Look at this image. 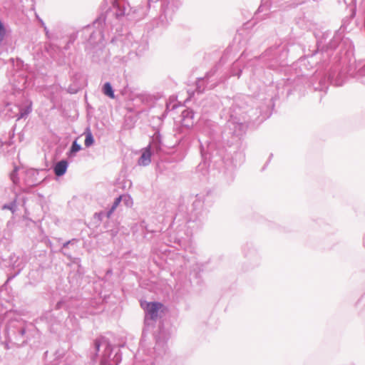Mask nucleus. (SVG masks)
I'll return each mask as SVG.
<instances>
[{"label": "nucleus", "mask_w": 365, "mask_h": 365, "mask_svg": "<svg viewBox=\"0 0 365 365\" xmlns=\"http://www.w3.org/2000/svg\"><path fill=\"white\" fill-rule=\"evenodd\" d=\"M164 344V341H162L160 337H158L156 336V344L157 345H160V344Z\"/></svg>", "instance_id": "26"}, {"label": "nucleus", "mask_w": 365, "mask_h": 365, "mask_svg": "<svg viewBox=\"0 0 365 365\" xmlns=\"http://www.w3.org/2000/svg\"><path fill=\"white\" fill-rule=\"evenodd\" d=\"M17 170H18V168L16 167L14 169V170L12 171V173L10 174V178L14 185H17L19 182V179L17 176Z\"/></svg>", "instance_id": "23"}, {"label": "nucleus", "mask_w": 365, "mask_h": 365, "mask_svg": "<svg viewBox=\"0 0 365 365\" xmlns=\"http://www.w3.org/2000/svg\"><path fill=\"white\" fill-rule=\"evenodd\" d=\"M209 77V74H207V76H205V78H202V79H200L197 81V90L198 91V92H202L204 88H201V86L200 84H203L205 83V79H207Z\"/></svg>", "instance_id": "25"}, {"label": "nucleus", "mask_w": 365, "mask_h": 365, "mask_svg": "<svg viewBox=\"0 0 365 365\" xmlns=\"http://www.w3.org/2000/svg\"><path fill=\"white\" fill-rule=\"evenodd\" d=\"M259 11H263V6H260L259 9H258Z\"/></svg>", "instance_id": "33"}, {"label": "nucleus", "mask_w": 365, "mask_h": 365, "mask_svg": "<svg viewBox=\"0 0 365 365\" xmlns=\"http://www.w3.org/2000/svg\"><path fill=\"white\" fill-rule=\"evenodd\" d=\"M103 92L106 96H107L111 98H114V97H115L114 91L113 90L112 86L109 82H106L104 84L103 88Z\"/></svg>", "instance_id": "18"}, {"label": "nucleus", "mask_w": 365, "mask_h": 365, "mask_svg": "<svg viewBox=\"0 0 365 365\" xmlns=\"http://www.w3.org/2000/svg\"><path fill=\"white\" fill-rule=\"evenodd\" d=\"M202 202L196 200L192 204V209L188 215L187 222H197V221L201 222L205 219L207 213L202 209Z\"/></svg>", "instance_id": "7"}, {"label": "nucleus", "mask_w": 365, "mask_h": 365, "mask_svg": "<svg viewBox=\"0 0 365 365\" xmlns=\"http://www.w3.org/2000/svg\"><path fill=\"white\" fill-rule=\"evenodd\" d=\"M155 144L149 145L143 152L141 156L139 158L138 164L142 166H146L151 162V152L150 149L153 148Z\"/></svg>", "instance_id": "11"}, {"label": "nucleus", "mask_w": 365, "mask_h": 365, "mask_svg": "<svg viewBox=\"0 0 365 365\" xmlns=\"http://www.w3.org/2000/svg\"><path fill=\"white\" fill-rule=\"evenodd\" d=\"M68 165V162L65 160L58 162L53 168L55 175L56 176H62L64 175L67 170Z\"/></svg>", "instance_id": "14"}, {"label": "nucleus", "mask_w": 365, "mask_h": 365, "mask_svg": "<svg viewBox=\"0 0 365 365\" xmlns=\"http://www.w3.org/2000/svg\"><path fill=\"white\" fill-rule=\"evenodd\" d=\"M240 73H241V71H240V72L238 73H232V75H237L238 77H240Z\"/></svg>", "instance_id": "32"}, {"label": "nucleus", "mask_w": 365, "mask_h": 365, "mask_svg": "<svg viewBox=\"0 0 365 365\" xmlns=\"http://www.w3.org/2000/svg\"><path fill=\"white\" fill-rule=\"evenodd\" d=\"M0 257L1 258L0 264L3 267H9L14 271V274L9 277L7 281L18 275L28 262V257L24 253L11 254L8 259Z\"/></svg>", "instance_id": "1"}, {"label": "nucleus", "mask_w": 365, "mask_h": 365, "mask_svg": "<svg viewBox=\"0 0 365 365\" xmlns=\"http://www.w3.org/2000/svg\"><path fill=\"white\" fill-rule=\"evenodd\" d=\"M43 28H44V30L46 31V35H48V31L46 26H44Z\"/></svg>", "instance_id": "30"}, {"label": "nucleus", "mask_w": 365, "mask_h": 365, "mask_svg": "<svg viewBox=\"0 0 365 365\" xmlns=\"http://www.w3.org/2000/svg\"><path fill=\"white\" fill-rule=\"evenodd\" d=\"M3 292H4V287H2V288L1 289L0 293H2Z\"/></svg>", "instance_id": "34"}, {"label": "nucleus", "mask_w": 365, "mask_h": 365, "mask_svg": "<svg viewBox=\"0 0 365 365\" xmlns=\"http://www.w3.org/2000/svg\"><path fill=\"white\" fill-rule=\"evenodd\" d=\"M18 196H19V195L17 194V192L16 191H14V197L12 198L11 201L10 202L4 204L1 206V210H10L13 214H14L17 211V209H18V206H17V203H16Z\"/></svg>", "instance_id": "15"}, {"label": "nucleus", "mask_w": 365, "mask_h": 365, "mask_svg": "<svg viewBox=\"0 0 365 365\" xmlns=\"http://www.w3.org/2000/svg\"><path fill=\"white\" fill-rule=\"evenodd\" d=\"M81 150V145L78 143L77 140H75L72 145L71 147V149L68 153L69 157H73L76 155V153Z\"/></svg>", "instance_id": "19"}, {"label": "nucleus", "mask_w": 365, "mask_h": 365, "mask_svg": "<svg viewBox=\"0 0 365 365\" xmlns=\"http://www.w3.org/2000/svg\"><path fill=\"white\" fill-rule=\"evenodd\" d=\"M182 124L185 127H190L192 125L194 113L192 110L185 109L182 112Z\"/></svg>", "instance_id": "12"}, {"label": "nucleus", "mask_w": 365, "mask_h": 365, "mask_svg": "<svg viewBox=\"0 0 365 365\" xmlns=\"http://www.w3.org/2000/svg\"><path fill=\"white\" fill-rule=\"evenodd\" d=\"M122 200V196H119L118 197L115 198L112 206L109 208L107 211H103L98 213V216L101 219L102 217H106L107 218H110L113 212L115 210L116 207L119 205L120 201Z\"/></svg>", "instance_id": "13"}, {"label": "nucleus", "mask_w": 365, "mask_h": 365, "mask_svg": "<svg viewBox=\"0 0 365 365\" xmlns=\"http://www.w3.org/2000/svg\"><path fill=\"white\" fill-rule=\"evenodd\" d=\"M38 171L37 170L31 168L25 171L24 183L29 187H34L37 185L41 180L38 178Z\"/></svg>", "instance_id": "9"}, {"label": "nucleus", "mask_w": 365, "mask_h": 365, "mask_svg": "<svg viewBox=\"0 0 365 365\" xmlns=\"http://www.w3.org/2000/svg\"><path fill=\"white\" fill-rule=\"evenodd\" d=\"M76 241H77V240H76V239H72V240H68V241H67V242H64V243L63 244V247H62V250H61V252H62L64 255L68 256V257H70V255H69L66 252V250H66V248L68 246V245H70V244H73V243L76 242Z\"/></svg>", "instance_id": "24"}, {"label": "nucleus", "mask_w": 365, "mask_h": 365, "mask_svg": "<svg viewBox=\"0 0 365 365\" xmlns=\"http://www.w3.org/2000/svg\"><path fill=\"white\" fill-rule=\"evenodd\" d=\"M10 83L12 87L13 94L24 98L23 91L26 88L27 78L23 71H17L10 78Z\"/></svg>", "instance_id": "4"}, {"label": "nucleus", "mask_w": 365, "mask_h": 365, "mask_svg": "<svg viewBox=\"0 0 365 365\" xmlns=\"http://www.w3.org/2000/svg\"><path fill=\"white\" fill-rule=\"evenodd\" d=\"M43 28H44V30L46 31V35H48V31L46 26H44Z\"/></svg>", "instance_id": "31"}, {"label": "nucleus", "mask_w": 365, "mask_h": 365, "mask_svg": "<svg viewBox=\"0 0 365 365\" xmlns=\"http://www.w3.org/2000/svg\"><path fill=\"white\" fill-rule=\"evenodd\" d=\"M32 103L31 101L24 98V101L21 103H16L14 106L15 111H12L13 114L10 116L12 118H16L17 120L26 117L31 112Z\"/></svg>", "instance_id": "6"}, {"label": "nucleus", "mask_w": 365, "mask_h": 365, "mask_svg": "<svg viewBox=\"0 0 365 365\" xmlns=\"http://www.w3.org/2000/svg\"><path fill=\"white\" fill-rule=\"evenodd\" d=\"M140 307L145 312V326L146 328L153 327L159 316V312L163 307L160 302H148L146 301H140Z\"/></svg>", "instance_id": "3"}, {"label": "nucleus", "mask_w": 365, "mask_h": 365, "mask_svg": "<svg viewBox=\"0 0 365 365\" xmlns=\"http://www.w3.org/2000/svg\"><path fill=\"white\" fill-rule=\"evenodd\" d=\"M69 302H70V300H68V299H62L61 300L58 302V303L56 305V307L57 309H60L62 308H65L66 309H70Z\"/></svg>", "instance_id": "20"}, {"label": "nucleus", "mask_w": 365, "mask_h": 365, "mask_svg": "<svg viewBox=\"0 0 365 365\" xmlns=\"http://www.w3.org/2000/svg\"><path fill=\"white\" fill-rule=\"evenodd\" d=\"M227 127L232 132V135L240 137L243 135L247 129V125L242 123H238L232 119L227 122Z\"/></svg>", "instance_id": "10"}, {"label": "nucleus", "mask_w": 365, "mask_h": 365, "mask_svg": "<svg viewBox=\"0 0 365 365\" xmlns=\"http://www.w3.org/2000/svg\"><path fill=\"white\" fill-rule=\"evenodd\" d=\"M200 149H201V153H202V154L203 155L204 148H203V145H202V143L200 144Z\"/></svg>", "instance_id": "27"}, {"label": "nucleus", "mask_w": 365, "mask_h": 365, "mask_svg": "<svg viewBox=\"0 0 365 365\" xmlns=\"http://www.w3.org/2000/svg\"><path fill=\"white\" fill-rule=\"evenodd\" d=\"M9 32L10 31L5 28L4 24L0 20V46L4 43Z\"/></svg>", "instance_id": "17"}, {"label": "nucleus", "mask_w": 365, "mask_h": 365, "mask_svg": "<svg viewBox=\"0 0 365 365\" xmlns=\"http://www.w3.org/2000/svg\"><path fill=\"white\" fill-rule=\"evenodd\" d=\"M94 143L93 136L90 130L86 133L85 146L88 148Z\"/></svg>", "instance_id": "21"}, {"label": "nucleus", "mask_w": 365, "mask_h": 365, "mask_svg": "<svg viewBox=\"0 0 365 365\" xmlns=\"http://www.w3.org/2000/svg\"><path fill=\"white\" fill-rule=\"evenodd\" d=\"M238 64H239V61H237V62H235V63H234V66H234L235 68V67H237V66H238Z\"/></svg>", "instance_id": "29"}, {"label": "nucleus", "mask_w": 365, "mask_h": 365, "mask_svg": "<svg viewBox=\"0 0 365 365\" xmlns=\"http://www.w3.org/2000/svg\"><path fill=\"white\" fill-rule=\"evenodd\" d=\"M221 145H217L214 142H210L207 145V150L210 153V155H214V151L216 150V154L220 155H223V150L220 148Z\"/></svg>", "instance_id": "16"}, {"label": "nucleus", "mask_w": 365, "mask_h": 365, "mask_svg": "<svg viewBox=\"0 0 365 365\" xmlns=\"http://www.w3.org/2000/svg\"><path fill=\"white\" fill-rule=\"evenodd\" d=\"M39 21L41 22V24L43 27L46 26H45V24L43 23V21L41 20V19H39Z\"/></svg>", "instance_id": "28"}, {"label": "nucleus", "mask_w": 365, "mask_h": 365, "mask_svg": "<svg viewBox=\"0 0 365 365\" xmlns=\"http://www.w3.org/2000/svg\"><path fill=\"white\" fill-rule=\"evenodd\" d=\"M94 345L97 352H99L100 347L101 346L104 347L103 354L102 356V359L101 360V365H114V364H115V365H118L117 362L118 361V360H120V356L118 354L115 355L113 361H111L110 360V356L112 354L113 350L110 344H109L106 341H101V340L96 339L95 340Z\"/></svg>", "instance_id": "5"}, {"label": "nucleus", "mask_w": 365, "mask_h": 365, "mask_svg": "<svg viewBox=\"0 0 365 365\" xmlns=\"http://www.w3.org/2000/svg\"><path fill=\"white\" fill-rule=\"evenodd\" d=\"M181 4V0H165V4L163 6L165 17L172 19V16L180 6Z\"/></svg>", "instance_id": "8"}, {"label": "nucleus", "mask_w": 365, "mask_h": 365, "mask_svg": "<svg viewBox=\"0 0 365 365\" xmlns=\"http://www.w3.org/2000/svg\"><path fill=\"white\" fill-rule=\"evenodd\" d=\"M25 324L21 320H11L6 329L9 341L17 345H21L25 342Z\"/></svg>", "instance_id": "2"}, {"label": "nucleus", "mask_w": 365, "mask_h": 365, "mask_svg": "<svg viewBox=\"0 0 365 365\" xmlns=\"http://www.w3.org/2000/svg\"><path fill=\"white\" fill-rule=\"evenodd\" d=\"M45 318L48 323L53 325L55 323L60 322L59 319L55 318L53 314L50 312L46 314Z\"/></svg>", "instance_id": "22"}]
</instances>
